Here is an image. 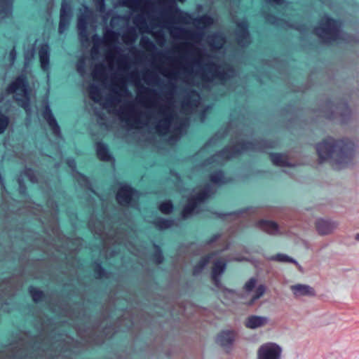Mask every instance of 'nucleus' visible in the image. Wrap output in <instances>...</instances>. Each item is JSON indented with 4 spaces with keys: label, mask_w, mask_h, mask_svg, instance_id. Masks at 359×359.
<instances>
[{
    "label": "nucleus",
    "mask_w": 359,
    "mask_h": 359,
    "mask_svg": "<svg viewBox=\"0 0 359 359\" xmlns=\"http://www.w3.org/2000/svg\"><path fill=\"white\" fill-rule=\"evenodd\" d=\"M355 239L359 241V233L355 235Z\"/></svg>",
    "instance_id": "obj_54"
},
{
    "label": "nucleus",
    "mask_w": 359,
    "mask_h": 359,
    "mask_svg": "<svg viewBox=\"0 0 359 359\" xmlns=\"http://www.w3.org/2000/svg\"><path fill=\"white\" fill-rule=\"evenodd\" d=\"M214 261L212 267V278L214 284L217 287H219V276L224 272L226 267V262L223 258H219L216 260L213 259V255H210L207 257L203 258L198 264H197L194 269V274L196 275L199 273L203 267L210 261Z\"/></svg>",
    "instance_id": "obj_7"
},
{
    "label": "nucleus",
    "mask_w": 359,
    "mask_h": 359,
    "mask_svg": "<svg viewBox=\"0 0 359 359\" xmlns=\"http://www.w3.org/2000/svg\"><path fill=\"white\" fill-rule=\"evenodd\" d=\"M246 143L241 141L239 138H236L233 145L229 146L219 154L211 158L208 164L217 162L218 164H222L225 161L236 157L246 149Z\"/></svg>",
    "instance_id": "obj_6"
},
{
    "label": "nucleus",
    "mask_w": 359,
    "mask_h": 359,
    "mask_svg": "<svg viewBox=\"0 0 359 359\" xmlns=\"http://www.w3.org/2000/svg\"><path fill=\"white\" fill-rule=\"evenodd\" d=\"M177 10L175 9L173 6H170L165 10V13L171 15L174 12H177Z\"/></svg>",
    "instance_id": "obj_48"
},
{
    "label": "nucleus",
    "mask_w": 359,
    "mask_h": 359,
    "mask_svg": "<svg viewBox=\"0 0 359 359\" xmlns=\"http://www.w3.org/2000/svg\"><path fill=\"white\" fill-rule=\"evenodd\" d=\"M236 339V334L232 331H223L217 337V343L224 348H229Z\"/></svg>",
    "instance_id": "obj_17"
},
{
    "label": "nucleus",
    "mask_w": 359,
    "mask_h": 359,
    "mask_svg": "<svg viewBox=\"0 0 359 359\" xmlns=\"http://www.w3.org/2000/svg\"><path fill=\"white\" fill-rule=\"evenodd\" d=\"M42 116H43V118L48 123L49 127L50 128V129L53 131V133L55 136H58L60 134V128H59L55 119L53 116L51 111H50V109L48 105V103L46 102H45L44 110L42 113Z\"/></svg>",
    "instance_id": "obj_15"
},
{
    "label": "nucleus",
    "mask_w": 359,
    "mask_h": 359,
    "mask_svg": "<svg viewBox=\"0 0 359 359\" xmlns=\"http://www.w3.org/2000/svg\"><path fill=\"white\" fill-rule=\"evenodd\" d=\"M15 56H16V53H15V49L13 48L11 53H10V57H11V60L12 62L14 61L15 58Z\"/></svg>",
    "instance_id": "obj_51"
},
{
    "label": "nucleus",
    "mask_w": 359,
    "mask_h": 359,
    "mask_svg": "<svg viewBox=\"0 0 359 359\" xmlns=\"http://www.w3.org/2000/svg\"><path fill=\"white\" fill-rule=\"evenodd\" d=\"M86 57L80 58L76 65V69L79 74L83 77L86 74Z\"/></svg>",
    "instance_id": "obj_34"
},
{
    "label": "nucleus",
    "mask_w": 359,
    "mask_h": 359,
    "mask_svg": "<svg viewBox=\"0 0 359 359\" xmlns=\"http://www.w3.org/2000/svg\"><path fill=\"white\" fill-rule=\"evenodd\" d=\"M118 34L116 32L107 29L104 32V43L109 48H112L113 45L117 42Z\"/></svg>",
    "instance_id": "obj_24"
},
{
    "label": "nucleus",
    "mask_w": 359,
    "mask_h": 359,
    "mask_svg": "<svg viewBox=\"0 0 359 359\" xmlns=\"http://www.w3.org/2000/svg\"><path fill=\"white\" fill-rule=\"evenodd\" d=\"M67 164L69 167L71 168L72 170H74V168H76V163L74 160H69Z\"/></svg>",
    "instance_id": "obj_50"
},
{
    "label": "nucleus",
    "mask_w": 359,
    "mask_h": 359,
    "mask_svg": "<svg viewBox=\"0 0 359 359\" xmlns=\"http://www.w3.org/2000/svg\"><path fill=\"white\" fill-rule=\"evenodd\" d=\"M96 150L97 155L100 160L104 161H109L111 160V156L104 144L100 142L97 143Z\"/></svg>",
    "instance_id": "obj_23"
},
{
    "label": "nucleus",
    "mask_w": 359,
    "mask_h": 359,
    "mask_svg": "<svg viewBox=\"0 0 359 359\" xmlns=\"http://www.w3.org/2000/svg\"><path fill=\"white\" fill-rule=\"evenodd\" d=\"M283 348L275 342H266L257 350V359H281Z\"/></svg>",
    "instance_id": "obj_9"
},
{
    "label": "nucleus",
    "mask_w": 359,
    "mask_h": 359,
    "mask_svg": "<svg viewBox=\"0 0 359 359\" xmlns=\"http://www.w3.org/2000/svg\"><path fill=\"white\" fill-rule=\"evenodd\" d=\"M156 225L160 229H164L170 227L172 222L170 220L159 218L156 221Z\"/></svg>",
    "instance_id": "obj_36"
},
{
    "label": "nucleus",
    "mask_w": 359,
    "mask_h": 359,
    "mask_svg": "<svg viewBox=\"0 0 359 359\" xmlns=\"http://www.w3.org/2000/svg\"><path fill=\"white\" fill-rule=\"evenodd\" d=\"M193 48H194L193 45L191 43H190L189 42H183L179 46V49L182 52L187 51L188 50Z\"/></svg>",
    "instance_id": "obj_43"
},
{
    "label": "nucleus",
    "mask_w": 359,
    "mask_h": 359,
    "mask_svg": "<svg viewBox=\"0 0 359 359\" xmlns=\"http://www.w3.org/2000/svg\"><path fill=\"white\" fill-rule=\"evenodd\" d=\"M257 226L264 231L271 235H275L278 232V226L277 224L271 221L260 220L257 223Z\"/></svg>",
    "instance_id": "obj_19"
},
{
    "label": "nucleus",
    "mask_w": 359,
    "mask_h": 359,
    "mask_svg": "<svg viewBox=\"0 0 359 359\" xmlns=\"http://www.w3.org/2000/svg\"><path fill=\"white\" fill-rule=\"evenodd\" d=\"M8 94H14V99L29 115V93L27 89L26 77L20 75L7 88Z\"/></svg>",
    "instance_id": "obj_3"
},
{
    "label": "nucleus",
    "mask_w": 359,
    "mask_h": 359,
    "mask_svg": "<svg viewBox=\"0 0 359 359\" xmlns=\"http://www.w3.org/2000/svg\"><path fill=\"white\" fill-rule=\"evenodd\" d=\"M115 59H116V55H115V51H114V48H109V50L107 53V60L109 62L110 68H112Z\"/></svg>",
    "instance_id": "obj_38"
},
{
    "label": "nucleus",
    "mask_w": 359,
    "mask_h": 359,
    "mask_svg": "<svg viewBox=\"0 0 359 359\" xmlns=\"http://www.w3.org/2000/svg\"><path fill=\"white\" fill-rule=\"evenodd\" d=\"M139 198L137 191L132 189L127 184L121 187L116 194V200L121 205H130L135 207L137 205L136 200Z\"/></svg>",
    "instance_id": "obj_10"
},
{
    "label": "nucleus",
    "mask_w": 359,
    "mask_h": 359,
    "mask_svg": "<svg viewBox=\"0 0 359 359\" xmlns=\"http://www.w3.org/2000/svg\"><path fill=\"white\" fill-rule=\"evenodd\" d=\"M118 68L123 71H127L129 69V65L126 57L121 56L117 60Z\"/></svg>",
    "instance_id": "obj_37"
},
{
    "label": "nucleus",
    "mask_w": 359,
    "mask_h": 359,
    "mask_svg": "<svg viewBox=\"0 0 359 359\" xmlns=\"http://www.w3.org/2000/svg\"><path fill=\"white\" fill-rule=\"evenodd\" d=\"M137 39V35L134 29H130L123 34L122 39L126 44H133Z\"/></svg>",
    "instance_id": "obj_29"
},
{
    "label": "nucleus",
    "mask_w": 359,
    "mask_h": 359,
    "mask_svg": "<svg viewBox=\"0 0 359 359\" xmlns=\"http://www.w3.org/2000/svg\"><path fill=\"white\" fill-rule=\"evenodd\" d=\"M212 182L217 184H224L227 182L222 171L215 172L210 175Z\"/></svg>",
    "instance_id": "obj_30"
},
{
    "label": "nucleus",
    "mask_w": 359,
    "mask_h": 359,
    "mask_svg": "<svg viewBox=\"0 0 359 359\" xmlns=\"http://www.w3.org/2000/svg\"><path fill=\"white\" fill-rule=\"evenodd\" d=\"M266 286L257 280H248V305L255 304L266 292Z\"/></svg>",
    "instance_id": "obj_11"
},
{
    "label": "nucleus",
    "mask_w": 359,
    "mask_h": 359,
    "mask_svg": "<svg viewBox=\"0 0 359 359\" xmlns=\"http://www.w3.org/2000/svg\"><path fill=\"white\" fill-rule=\"evenodd\" d=\"M337 226V222L332 220L318 219L316 222L317 231L321 235H327L332 233Z\"/></svg>",
    "instance_id": "obj_14"
},
{
    "label": "nucleus",
    "mask_w": 359,
    "mask_h": 359,
    "mask_svg": "<svg viewBox=\"0 0 359 359\" xmlns=\"http://www.w3.org/2000/svg\"><path fill=\"white\" fill-rule=\"evenodd\" d=\"M134 24L137 25L139 28V29L142 32H147L149 34H152L154 35V34L152 33V32L149 29L147 25L146 20L144 17L142 15H138L134 18Z\"/></svg>",
    "instance_id": "obj_26"
},
{
    "label": "nucleus",
    "mask_w": 359,
    "mask_h": 359,
    "mask_svg": "<svg viewBox=\"0 0 359 359\" xmlns=\"http://www.w3.org/2000/svg\"><path fill=\"white\" fill-rule=\"evenodd\" d=\"M210 46L216 50L222 48L224 44V39L219 34H213L208 38Z\"/></svg>",
    "instance_id": "obj_27"
},
{
    "label": "nucleus",
    "mask_w": 359,
    "mask_h": 359,
    "mask_svg": "<svg viewBox=\"0 0 359 359\" xmlns=\"http://www.w3.org/2000/svg\"><path fill=\"white\" fill-rule=\"evenodd\" d=\"M290 290L295 299L311 298L316 295L314 287L307 284H293L290 286Z\"/></svg>",
    "instance_id": "obj_12"
},
{
    "label": "nucleus",
    "mask_w": 359,
    "mask_h": 359,
    "mask_svg": "<svg viewBox=\"0 0 359 359\" xmlns=\"http://www.w3.org/2000/svg\"><path fill=\"white\" fill-rule=\"evenodd\" d=\"M41 66L43 70L47 71L49 68V48L48 45L42 46L39 51Z\"/></svg>",
    "instance_id": "obj_20"
},
{
    "label": "nucleus",
    "mask_w": 359,
    "mask_h": 359,
    "mask_svg": "<svg viewBox=\"0 0 359 359\" xmlns=\"http://www.w3.org/2000/svg\"><path fill=\"white\" fill-rule=\"evenodd\" d=\"M154 259L157 264L161 263L163 262L162 255L159 252H158L154 256Z\"/></svg>",
    "instance_id": "obj_47"
},
{
    "label": "nucleus",
    "mask_w": 359,
    "mask_h": 359,
    "mask_svg": "<svg viewBox=\"0 0 359 359\" xmlns=\"http://www.w3.org/2000/svg\"><path fill=\"white\" fill-rule=\"evenodd\" d=\"M162 74H163V76H165V77H168V78H175L176 77V73L174 72L163 71L162 72Z\"/></svg>",
    "instance_id": "obj_46"
},
{
    "label": "nucleus",
    "mask_w": 359,
    "mask_h": 359,
    "mask_svg": "<svg viewBox=\"0 0 359 359\" xmlns=\"http://www.w3.org/2000/svg\"><path fill=\"white\" fill-rule=\"evenodd\" d=\"M135 86H136L137 87H139V86H140V82H139V81H137V82L135 83Z\"/></svg>",
    "instance_id": "obj_55"
},
{
    "label": "nucleus",
    "mask_w": 359,
    "mask_h": 359,
    "mask_svg": "<svg viewBox=\"0 0 359 359\" xmlns=\"http://www.w3.org/2000/svg\"><path fill=\"white\" fill-rule=\"evenodd\" d=\"M195 50L197 57L194 60V65L199 67L196 75L199 77L200 81L196 82L191 78L194 73L192 69L182 67L187 73L182 81L187 86L183 90L180 114L175 109L172 90L168 92V102L165 104L142 95V92L140 90V102L143 107L153 111L143 113L132 102L121 104L122 98L128 95L123 76L113 78L111 93L104 97H102L99 86L90 83L88 88L90 98L95 103L99 104L102 110L104 109L109 114L117 116L128 128L140 129L152 123L156 133L159 136L168 137L169 143L172 144L179 140L188 127L189 115L198 113L201 121H203L205 114L210 109L209 107H203L199 93L192 90L191 86L205 88L215 80L224 83L228 76L224 67L210 60L203 63V55L199 49L195 48Z\"/></svg>",
    "instance_id": "obj_1"
},
{
    "label": "nucleus",
    "mask_w": 359,
    "mask_h": 359,
    "mask_svg": "<svg viewBox=\"0 0 359 359\" xmlns=\"http://www.w3.org/2000/svg\"><path fill=\"white\" fill-rule=\"evenodd\" d=\"M11 0H0V19L9 17L11 14Z\"/></svg>",
    "instance_id": "obj_22"
},
{
    "label": "nucleus",
    "mask_w": 359,
    "mask_h": 359,
    "mask_svg": "<svg viewBox=\"0 0 359 359\" xmlns=\"http://www.w3.org/2000/svg\"><path fill=\"white\" fill-rule=\"evenodd\" d=\"M195 24L201 26L202 28H206L213 24V19L210 16L205 15L196 18Z\"/></svg>",
    "instance_id": "obj_28"
},
{
    "label": "nucleus",
    "mask_w": 359,
    "mask_h": 359,
    "mask_svg": "<svg viewBox=\"0 0 359 359\" xmlns=\"http://www.w3.org/2000/svg\"><path fill=\"white\" fill-rule=\"evenodd\" d=\"M271 160L276 165L279 166H289L287 156L281 154H271Z\"/></svg>",
    "instance_id": "obj_25"
},
{
    "label": "nucleus",
    "mask_w": 359,
    "mask_h": 359,
    "mask_svg": "<svg viewBox=\"0 0 359 359\" xmlns=\"http://www.w3.org/2000/svg\"><path fill=\"white\" fill-rule=\"evenodd\" d=\"M212 192V189L210 185H206L203 189L194 192L188 198V203L182 212V218L186 219L193 214L198 213L200 207Z\"/></svg>",
    "instance_id": "obj_4"
},
{
    "label": "nucleus",
    "mask_w": 359,
    "mask_h": 359,
    "mask_svg": "<svg viewBox=\"0 0 359 359\" xmlns=\"http://www.w3.org/2000/svg\"><path fill=\"white\" fill-rule=\"evenodd\" d=\"M141 88L144 90V93H151L152 94H156V90H151L148 88H145V87H143V86H141Z\"/></svg>",
    "instance_id": "obj_49"
},
{
    "label": "nucleus",
    "mask_w": 359,
    "mask_h": 359,
    "mask_svg": "<svg viewBox=\"0 0 359 359\" xmlns=\"http://www.w3.org/2000/svg\"><path fill=\"white\" fill-rule=\"evenodd\" d=\"M248 224H249V223H252V221H250V220L248 219Z\"/></svg>",
    "instance_id": "obj_57"
},
{
    "label": "nucleus",
    "mask_w": 359,
    "mask_h": 359,
    "mask_svg": "<svg viewBox=\"0 0 359 359\" xmlns=\"http://www.w3.org/2000/svg\"><path fill=\"white\" fill-rule=\"evenodd\" d=\"M123 4L133 11L146 13L147 2L144 3L143 0H124Z\"/></svg>",
    "instance_id": "obj_21"
},
{
    "label": "nucleus",
    "mask_w": 359,
    "mask_h": 359,
    "mask_svg": "<svg viewBox=\"0 0 359 359\" xmlns=\"http://www.w3.org/2000/svg\"><path fill=\"white\" fill-rule=\"evenodd\" d=\"M339 22L330 18L322 20L320 25L316 29V34L326 41L335 40L339 34Z\"/></svg>",
    "instance_id": "obj_5"
},
{
    "label": "nucleus",
    "mask_w": 359,
    "mask_h": 359,
    "mask_svg": "<svg viewBox=\"0 0 359 359\" xmlns=\"http://www.w3.org/2000/svg\"><path fill=\"white\" fill-rule=\"evenodd\" d=\"M93 80L98 81L104 86L107 79L106 67L103 63H98L95 65L92 71Z\"/></svg>",
    "instance_id": "obj_16"
},
{
    "label": "nucleus",
    "mask_w": 359,
    "mask_h": 359,
    "mask_svg": "<svg viewBox=\"0 0 359 359\" xmlns=\"http://www.w3.org/2000/svg\"><path fill=\"white\" fill-rule=\"evenodd\" d=\"M83 13L81 14L78 19L79 36L83 46H89V36L87 32V24L93 15V12L87 6H83Z\"/></svg>",
    "instance_id": "obj_8"
},
{
    "label": "nucleus",
    "mask_w": 359,
    "mask_h": 359,
    "mask_svg": "<svg viewBox=\"0 0 359 359\" xmlns=\"http://www.w3.org/2000/svg\"><path fill=\"white\" fill-rule=\"evenodd\" d=\"M317 152L321 160L331 159L336 168L346 165L351 159V152L343 141L329 138L318 144Z\"/></svg>",
    "instance_id": "obj_2"
},
{
    "label": "nucleus",
    "mask_w": 359,
    "mask_h": 359,
    "mask_svg": "<svg viewBox=\"0 0 359 359\" xmlns=\"http://www.w3.org/2000/svg\"><path fill=\"white\" fill-rule=\"evenodd\" d=\"M71 13V6L65 0L62 1L60 10V20L59 24V32L63 33L68 27Z\"/></svg>",
    "instance_id": "obj_13"
},
{
    "label": "nucleus",
    "mask_w": 359,
    "mask_h": 359,
    "mask_svg": "<svg viewBox=\"0 0 359 359\" xmlns=\"http://www.w3.org/2000/svg\"><path fill=\"white\" fill-rule=\"evenodd\" d=\"M93 41V46L92 47V53L97 54L98 53L99 44L101 41V39L97 34H94L92 37Z\"/></svg>",
    "instance_id": "obj_39"
},
{
    "label": "nucleus",
    "mask_w": 359,
    "mask_h": 359,
    "mask_svg": "<svg viewBox=\"0 0 359 359\" xmlns=\"http://www.w3.org/2000/svg\"><path fill=\"white\" fill-rule=\"evenodd\" d=\"M269 319L266 316L252 315L248 316V328L259 329L266 326Z\"/></svg>",
    "instance_id": "obj_18"
},
{
    "label": "nucleus",
    "mask_w": 359,
    "mask_h": 359,
    "mask_svg": "<svg viewBox=\"0 0 359 359\" xmlns=\"http://www.w3.org/2000/svg\"><path fill=\"white\" fill-rule=\"evenodd\" d=\"M248 224H249V223H252V221H250V220L248 219Z\"/></svg>",
    "instance_id": "obj_56"
},
{
    "label": "nucleus",
    "mask_w": 359,
    "mask_h": 359,
    "mask_svg": "<svg viewBox=\"0 0 359 359\" xmlns=\"http://www.w3.org/2000/svg\"><path fill=\"white\" fill-rule=\"evenodd\" d=\"M271 259L280 262H291L296 264V261L284 254H278L271 257Z\"/></svg>",
    "instance_id": "obj_32"
},
{
    "label": "nucleus",
    "mask_w": 359,
    "mask_h": 359,
    "mask_svg": "<svg viewBox=\"0 0 359 359\" xmlns=\"http://www.w3.org/2000/svg\"><path fill=\"white\" fill-rule=\"evenodd\" d=\"M98 278L102 277V269L100 266H97Z\"/></svg>",
    "instance_id": "obj_52"
},
{
    "label": "nucleus",
    "mask_w": 359,
    "mask_h": 359,
    "mask_svg": "<svg viewBox=\"0 0 359 359\" xmlns=\"http://www.w3.org/2000/svg\"><path fill=\"white\" fill-rule=\"evenodd\" d=\"M8 125V118L0 112V134L2 133Z\"/></svg>",
    "instance_id": "obj_41"
},
{
    "label": "nucleus",
    "mask_w": 359,
    "mask_h": 359,
    "mask_svg": "<svg viewBox=\"0 0 359 359\" xmlns=\"http://www.w3.org/2000/svg\"><path fill=\"white\" fill-rule=\"evenodd\" d=\"M95 114L100 118L101 121L103 120V118H102V116L101 113H100L99 111H95Z\"/></svg>",
    "instance_id": "obj_53"
},
{
    "label": "nucleus",
    "mask_w": 359,
    "mask_h": 359,
    "mask_svg": "<svg viewBox=\"0 0 359 359\" xmlns=\"http://www.w3.org/2000/svg\"><path fill=\"white\" fill-rule=\"evenodd\" d=\"M144 80L147 84H151L152 82L157 81V77L152 76L150 79L148 76H145Z\"/></svg>",
    "instance_id": "obj_45"
},
{
    "label": "nucleus",
    "mask_w": 359,
    "mask_h": 359,
    "mask_svg": "<svg viewBox=\"0 0 359 359\" xmlns=\"http://www.w3.org/2000/svg\"><path fill=\"white\" fill-rule=\"evenodd\" d=\"M248 149H250V144L249 143H248Z\"/></svg>",
    "instance_id": "obj_58"
},
{
    "label": "nucleus",
    "mask_w": 359,
    "mask_h": 359,
    "mask_svg": "<svg viewBox=\"0 0 359 359\" xmlns=\"http://www.w3.org/2000/svg\"><path fill=\"white\" fill-rule=\"evenodd\" d=\"M29 292H30V294L32 295L33 300L35 302H41L43 300L44 294L39 289L32 287L29 289Z\"/></svg>",
    "instance_id": "obj_31"
},
{
    "label": "nucleus",
    "mask_w": 359,
    "mask_h": 359,
    "mask_svg": "<svg viewBox=\"0 0 359 359\" xmlns=\"http://www.w3.org/2000/svg\"><path fill=\"white\" fill-rule=\"evenodd\" d=\"M171 18H172L170 17V18L169 21H168V20H163V25H162V27H165V28H168L167 24H168V22H171ZM154 20H156V21H158V22H159V24L157 25V27H161V23L162 22V20H161V18H155Z\"/></svg>",
    "instance_id": "obj_44"
},
{
    "label": "nucleus",
    "mask_w": 359,
    "mask_h": 359,
    "mask_svg": "<svg viewBox=\"0 0 359 359\" xmlns=\"http://www.w3.org/2000/svg\"><path fill=\"white\" fill-rule=\"evenodd\" d=\"M140 45L147 50L154 48V43L147 36H142L140 40Z\"/></svg>",
    "instance_id": "obj_35"
},
{
    "label": "nucleus",
    "mask_w": 359,
    "mask_h": 359,
    "mask_svg": "<svg viewBox=\"0 0 359 359\" xmlns=\"http://www.w3.org/2000/svg\"><path fill=\"white\" fill-rule=\"evenodd\" d=\"M159 210L163 213H170L172 210V205L170 201L164 202L160 205Z\"/></svg>",
    "instance_id": "obj_40"
},
{
    "label": "nucleus",
    "mask_w": 359,
    "mask_h": 359,
    "mask_svg": "<svg viewBox=\"0 0 359 359\" xmlns=\"http://www.w3.org/2000/svg\"><path fill=\"white\" fill-rule=\"evenodd\" d=\"M187 32L183 28L175 27L170 31V34L175 39H183Z\"/></svg>",
    "instance_id": "obj_33"
},
{
    "label": "nucleus",
    "mask_w": 359,
    "mask_h": 359,
    "mask_svg": "<svg viewBox=\"0 0 359 359\" xmlns=\"http://www.w3.org/2000/svg\"><path fill=\"white\" fill-rule=\"evenodd\" d=\"M97 11L103 13L104 11V0H93Z\"/></svg>",
    "instance_id": "obj_42"
}]
</instances>
